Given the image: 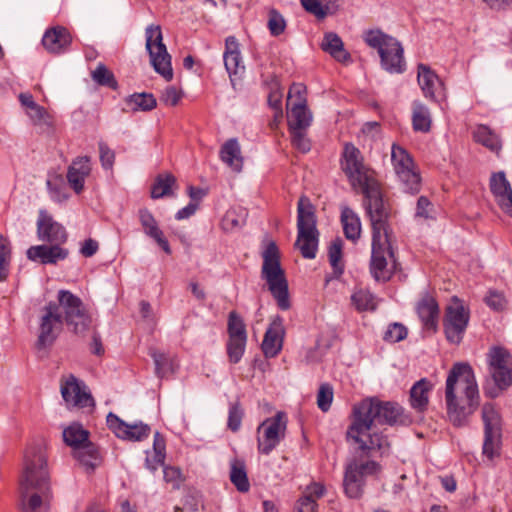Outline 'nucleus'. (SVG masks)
Listing matches in <instances>:
<instances>
[{
	"instance_id": "obj_51",
	"label": "nucleus",
	"mask_w": 512,
	"mask_h": 512,
	"mask_svg": "<svg viewBox=\"0 0 512 512\" xmlns=\"http://www.w3.org/2000/svg\"><path fill=\"white\" fill-rule=\"evenodd\" d=\"M243 415V409L238 402L230 405L227 426L231 431L237 432L240 429Z\"/></svg>"
},
{
	"instance_id": "obj_58",
	"label": "nucleus",
	"mask_w": 512,
	"mask_h": 512,
	"mask_svg": "<svg viewBox=\"0 0 512 512\" xmlns=\"http://www.w3.org/2000/svg\"><path fill=\"white\" fill-rule=\"evenodd\" d=\"M100 161L104 169H111L115 161V153L105 142H99Z\"/></svg>"
},
{
	"instance_id": "obj_5",
	"label": "nucleus",
	"mask_w": 512,
	"mask_h": 512,
	"mask_svg": "<svg viewBox=\"0 0 512 512\" xmlns=\"http://www.w3.org/2000/svg\"><path fill=\"white\" fill-rule=\"evenodd\" d=\"M364 42L378 51L381 66L389 73L405 71L404 50L401 43L380 29H369L363 33Z\"/></svg>"
},
{
	"instance_id": "obj_16",
	"label": "nucleus",
	"mask_w": 512,
	"mask_h": 512,
	"mask_svg": "<svg viewBox=\"0 0 512 512\" xmlns=\"http://www.w3.org/2000/svg\"><path fill=\"white\" fill-rule=\"evenodd\" d=\"M392 241L393 235L372 236L370 272L376 281H387L391 277L388 258L395 263Z\"/></svg>"
},
{
	"instance_id": "obj_20",
	"label": "nucleus",
	"mask_w": 512,
	"mask_h": 512,
	"mask_svg": "<svg viewBox=\"0 0 512 512\" xmlns=\"http://www.w3.org/2000/svg\"><path fill=\"white\" fill-rule=\"evenodd\" d=\"M61 394L68 407L86 408L95 405L84 382L78 380L74 375H69L61 381Z\"/></svg>"
},
{
	"instance_id": "obj_52",
	"label": "nucleus",
	"mask_w": 512,
	"mask_h": 512,
	"mask_svg": "<svg viewBox=\"0 0 512 512\" xmlns=\"http://www.w3.org/2000/svg\"><path fill=\"white\" fill-rule=\"evenodd\" d=\"M127 437H121L124 440L141 441L147 438L150 433V427L142 422L128 424Z\"/></svg>"
},
{
	"instance_id": "obj_24",
	"label": "nucleus",
	"mask_w": 512,
	"mask_h": 512,
	"mask_svg": "<svg viewBox=\"0 0 512 512\" xmlns=\"http://www.w3.org/2000/svg\"><path fill=\"white\" fill-rule=\"evenodd\" d=\"M490 189L501 210L512 217V188L504 172L494 173L491 176Z\"/></svg>"
},
{
	"instance_id": "obj_45",
	"label": "nucleus",
	"mask_w": 512,
	"mask_h": 512,
	"mask_svg": "<svg viewBox=\"0 0 512 512\" xmlns=\"http://www.w3.org/2000/svg\"><path fill=\"white\" fill-rule=\"evenodd\" d=\"M227 332L229 338L247 339L246 326L241 318L235 311H231L228 316Z\"/></svg>"
},
{
	"instance_id": "obj_22",
	"label": "nucleus",
	"mask_w": 512,
	"mask_h": 512,
	"mask_svg": "<svg viewBox=\"0 0 512 512\" xmlns=\"http://www.w3.org/2000/svg\"><path fill=\"white\" fill-rule=\"evenodd\" d=\"M39 240L55 244H63L67 240L65 228L45 211L41 210L37 221Z\"/></svg>"
},
{
	"instance_id": "obj_31",
	"label": "nucleus",
	"mask_w": 512,
	"mask_h": 512,
	"mask_svg": "<svg viewBox=\"0 0 512 512\" xmlns=\"http://www.w3.org/2000/svg\"><path fill=\"white\" fill-rule=\"evenodd\" d=\"M220 159L233 171L240 172L243 168L241 147L236 138L228 139L220 149Z\"/></svg>"
},
{
	"instance_id": "obj_10",
	"label": "nucleus",
	"mask_w": 512,
	"mask_h": 512,
	"mask_svg": "<svg viewBox=\"0 0 512 512\" xmlns=\"http://www.w3.org/2000/svg\"><path fill=\"white\" fill-rule=\"evenodd\" d=\"M341 168L354 190H361L375 183L370 168L364 163L361 151L352 143L344 145Z\"/></svg>"
},
{
	"instance_id": "obj_47",
	"label": "nucleus",
	"mask_w": 512,
	"mask_h": 512,
	"mask_svg": "<svg viewBox=\"0 0 512 512\" xmlns=\"http://www.w3.org/2000/svg\"><path fill=\"white\" fill-rule=\"evenodd\" d=\"M92 79L97 84L112 89H116L118 86L114 74L104 64L101 63L98 64V66L92 72Z\"/></svg>"
},
{
	"instance_id": "obj_48",
	"label": "nucleus",
	"mask_w": 512,
	"mask_h": 512,
	"mask_svg": "<svg viewBox=\"0 0 512 512\" xmlns=\"http://www.w3.org/2000/svg\"><path fill=\"white\" fill-rule=\"evenodd\" d=\"M267 27L272 36L281 35L286 29V20L276 9H270L268 13Z\"/></svg>"
},
{
	"instance_id": "obj_46",
	"label": "nucleus",
	"mask_w": 512,
	"mask_h": 512,
	"mask_svg": "<svg viewBox=\"0 0 512 512\" xmlns=\"http://www.w3.org/2000/svg\"><path fill=\"white\" fill-rule=\"evenodd\" d=\"M26 114L35 126L48 129L53 125L51 115L43 106H40L39 104L28 110Z\"/></svg>"
},
{
	"instance_id": "obj_7",
	"label": "nucleus",
	"mask_w": 512,
	"mask_h": 512,
	"mask_svg": "<svg viewBox=\"0 0 512 512\" xmlns=\"http://www.w3.org/2000/svg\"><path fill=\"white\" fill-rule=\"evenodd\" d=\"M64 442L72 448L73 457L87 470L93 471L100 463L98 448L89 441V432L73 423L63 430Z\"/></svg>"
},
{
	"instance_id": "obj_43",
	"label": "nucleus",
	"mask_w": 512,
	"mask_h": 512,
	"mask_svg": "<svg viewBox=\"0 0 512 512\" xmlns=\"http://www.w3.org/2000/svg\"><path fill=\"white\" fill-rule=\"evenodd\" d=\"M342 248L343 241L341 238H336L332 241L328 249L329 263L333 269L334 274L339 277L344 271L342 263Z\"/></svg>"
},
{
	"instance_id": "obj_56",
	"label": "nucleus",
	"mask_w": 512,
	"mask_h": 512,
	"mask_svg": "<svg viewBox=\"0 0 512 512\" xmlns=\"http://www.w3.org/2000/svg\"><path fill=\"white\" fill-rule=\"evenodd\" d=\"M305 129H290L292 144L302 153H306L310 150V141L306 137L304 132Z\"/></svg>"
},
{
	"instance_id": "obj_2",
	"label": "nucleus",
	"mask_w": 512,
	"mask_h": 512,
	"mask_svg": "<svg viewBox=\"0 0 512 512\" xmlns=\"http://www.w3.org/2000/svg\"><path fill=\"white\" fill-rule=\"evenodd\" d=\"M448 420L454 427H465L480 405L478 384L472 367L457 362L448 372L445 385Z\"/></svg>"
},
{
	"instance_id": "obj_35",
	"label": "nucleus",
	"mask_w": 512,
	"mask_h": 512,
	"mask_svg": "<svg viewBox=\"0 0 512 512\" xmlns=\"http://www.w3.org/2000/svg\"><path fill=\"white\" fill-rule=\"evenodd\" d=\"M321 49L329 53L337 61L345 62L350 59V54L345 50L342 39L335 32H326L324 34Z\"/></svg>"
},
{
	"instance_id": "obj_13",
	"label": "nucleus",
	"mask_w": 512,
	"mask_h": 512,
	"mask_svg": "<svg viewBox=\"0 0 512 512\" xmlns=\"http://www.w3.org/2000/svg\"><path fill=\"white\" fill-rule=\"evenodd\" d=\"M379 471L380 465L373 460L352 459L345 468L343 486L346 495L353 499L360 498L366 477L375 475Z\"/></svg>"
},
{
	"instance_id": "obj_18",
	"label": "nucleus",
	"mask_w": 512,
	"mask_h": 512,
	"mask_svg": "<svg viewBox=\"0 0 512 512\" xmlns=\"http://www.w3.org/2000/svg\"><path fill=\"white\" fill-rule=\"evenodd\" d=\"M394 170L404 186V190L414 194L420 190V176L413 169V160L407 151L396 144L391 148Z\"/></svg>"
},
{
	"instance_id": "obj_33",
	"label": "nucleus",
	"mask_w": 512,
	"mask_h": 512,
	"mask_svg": "<svg viewBox=\"0 0 512 512\" xmlns=\"http://www.w3.org/2000/svg\"><path fill=\"white\" fill-rule=\"evenodd\" d=\"M340 220L345 237L352 242H356L362 232L361 220L358 214L350 207L342 206Z\"/></svg>"
},
{
	"instance_id": "obj_37",
	"label": "nucleus",
	"mask_w": 512,
	"mask_h": 512,
	"mask_svg": "<svg viewBox=\"0 0 512 512\" xmlns=\"http://www.w3.org/2000/svg\"><path fill=\"white\" fill-rule=\"evenodd\" d=\"M301 5L319 21L329 15H334L339 9V5L335 1L322 3L320 0H301Z\"/></svg>"
},
{
	"instance_id": "obj_40",
	"label": "nucleus",
	"mask_w": 512,
	"mask_h": 512,
	"mask_svg": "<svg viewBox=\"0 0 512 512\" xmlns=\"http://www.w3.org/2000/svg\"><path fill=\"white\" fill-rule=\"evenodd\" d=\"M230 480L238 491L247 492L250 488L245 464L242 461L234 460L231 463Z\"/></svg>"
},
{
	"instance_id": "obj_11",
	"label": "nucleus",
	"mask_w": 512,
	"mask_h": 512,
	"mask_svg": "<svg viewBox=\"0 0 512 512\" xmlns=\"http://www.w3.org/2000/svg\"><path fill=\"white\" fill-rule=\"evenodd\" d=\"M57 300L62 321H65L75 334H84L91 324V317L82 300L68 290H60Z\"/></svg>"
},
{
	"instance_id": "obj_6",
	"label": "nucleus",
	"mask_w": 512,
	"mask_h": 512,
	"mask_svg": "<svg viewBox=\"0 0 512 512\" xmlns=\"http://www.w3.org/2000/svg\"><path fill=\"white\" fill-rule=\"evenodd\" d=\"M297 229L295 246L306 259H314L318 249L319 232L316 227V216L310 201L302 197L298 202Z\"/></svg>"
},
{
	"instance_id": "obj_28",
	"label": "nucleus",
	"mask_w": 512,
	"mask_h": 512,
	"mask_svg": "<svg viewBox=\"0 0 512 512\" xmlns=\"http://www.w3.org/2000/svg\"><path fill=\"white\" fill-rule=\"evenodd\" d=\"M72 37L69 31L62 26L48 29L42 38V44L49 53L60 54L68 50Z\"/></svg>"
},
{
	"instance_id": "obj_59",
	"label": "nucleus",
	"mask_w": 512,
	"mask_h": 512,
	"mask_svg": "<svg viewBox=\"0 0 512 512\" xmlns=\"http://www.w3.org/2000/svg\"><path fill=\"white\" fill-rule=\"evenodd\" d=\"M485 302L490 308L496 311L503 310L506 305L505 297L502 293L497 291H490L485 297Z\"/></svg>"
},
{
	"instance_id": "obj_14",
	"label": "nucleus",
	"mask_w": 512,
	"mask_h": 512,
	"mask_svg": "<svg viewBox=\"0 0 512 512\" xmlns=\"http://www.w3.org/2000/svg\"><path fill=\"white\" fill-rule=\"evenodd\" d=\"M286 428L287 421L283 412L265 419L256 430L258 452L269 455L284 439Z\"/></svg>"
},
{
	"instance_id": "obj_41",
	"label": "nucleus",
	"mask_w": 512,
	"mask_h": 512,
	"mask_svg": "<svg viewBox=\"0 0 512 512\" xmlns=\"http://www.w3.org/2000/svg\"><path fill=\"white\" fill-rule=\"evenodd\" d=\"M176 178L172 174L158 175L151 189V197L159 199L172 194V187Z\"/></svg>"
},
{
	"instance_id": "obj_3",
	"label": "nucleus",
	"mask_w": 512,
	"mask_h": 512,
	"mask_svg": "<svg viewBox=\"0 0 512 512\" xmlns=\"http://www.w3.org/2000/svg\"><path fill=\"white\" fill-rule=\"evenodd\" d=\"M22 512H48L49 474L45 452L40 446L27 449L20 481Z\"/></svg>"
},
{
	"instance_id": "obj_38",
	"label": "nucleus",
	"mask_w": 512,
	"mask_h": 512,
	"mask_svg": "<svg viewBox=\"0 0 512 512\" xmlns=\"http://www.w3.org/2000/svg\"><path fill=\"white\" fill-rule=\"evenodd\" d=\"M412 125L417 132L427 133L431 128V114L427 106L420 101H414L412 104Z\"/></svg>"
},
{
	"instance_id": "obj_15",
	"label": "nucleus",
	"mask_w": 512,
	"mask_h": 512,
	"mask_svg": "<svg viewBox=\"0 0 512 512\" xmlns=\"http://www.w3.org/2000/svg\"><path fill=\"white\" fill-rule=\"evenodd\" d=\"M470 319V311L457 296H453L446 307L443 321L446 339L452 344H459L465 334Z\"/></svg>"
},
{
	"instance_id": "obj_30",
	"label": "nucleus",
	"mask_w": 512,
	"mask_h": 512,
	"mask_svg": "<svg viewBox=\"0 0 512 512\" xmlns=\"http://www.w3.org/2000/svg\"><path fill=\"white\" fill-rule=\"evenodd\" d=\"M326 494L325 486L320 482H312L305 487L302 496L297 500L294 512H318V500Z\"/></svg>"
},
{
	"instance_id": "obj_53",
	"label": "nucleus",
	"mask_w": 512,
	"mask_h": 512,
	"mask_svg": "<svg viewBox=\"0 0 512 512\" xmlns=\"http://www.w3.org/2000/svg\"><path fill=\"white\" fill-rule=\"evenodd\" d=\"M106 422L108 427L115 433L118 438L127 437L128 423L121 420L117 415L110 412L107 415Z\"/></svg>"
},
{
	"instance_id": "obj_34",
	"label": "nucleus",
	"mask_w": 512,
	"mask_h": 512,
	"mask_svg": "<svg viewBox=\"0 0 512 512\" xmlns=\"http://www.w3.org/2000/svg\"><path fill=\"white\" fill-rule=\"evenodd\" d=\"M226 50L223 55L224 65L230 76L237 75L240 70H244L242 65L238 42L235 37L229 36L225 41Z\"/></svg>"
},
{
	"instance_id": "obj_4",
	"label": "nucleus",
	"mask_w": 512,
	"mask_h": 512,
	"mask_svg": "<svg viewBox=\"0 0 512 512\" xmlns=\"http://www.w3.org/2000/svg\"><path fill=\"white\" fill-rule=\"evenodd\" d=\"M263 264L261 278L266 281L268 289L281 310L290 308L288 281L280 262V251L274 241H269L261 253Z\"/></svg>"
},
{
	"instance_id": "obj_60",
	"label": "nucleus",
	"mask_w": 512,
	"mask_h": 512,
	"mask_svg": "<svg viewBox=\"0 0 512 512\" xmlns=\"http://www.w3.org/2000/svg\"><path fill=\"white\" fill-rule=\"evenodd\" d=\"M181 93L174 86H168L161 95V102L168 106H175L181 99Z\"/></svg>"
},
{
	"instance_id": "obj_8",
	"label": "nucleus",
	"mask_w": 512,
	"mask_h": 512,
	"mask_svg": "<svg viewBox=\"0 0 512 512\" xmlns=\"http://www.w3.org/2000/svg\"><path fill=\"white\" fill-rule=\"evenodd\" d=\"M364 195V208L368 215L372 236L393 235L389 225L390 211L383 200L379 184L377 182L359 190Z\"/></svg>"
},
{
	"instance_id": "obj_17",
	"label": "nucleus",
	"mask_w": 512,
	"mask_h": 512,
	"mask_svg": "<svg viewBox=\"0 0 512 512\" xmlns=\"http://www.w3.org/2000/svg\"><path fill=\"white\" fill-rule=\"evenodd\" d=\"M481 416L484 424L483 455L489 460L499 455L501 443V416L492 403H485Z\"/></svg>"
},
{
	"instance_id": "obj_50",
	"label": "nucleus",
	"mask_w": 512,
	"mask_h": 512,
	"mask_svg": "<svg viewBox=\"0 0 512 512\" xmlns=\"http://www.w3.org/2000/svg\"><path fill=\"white\" fill-rule=\"evenodd\" d=\"M407 337V328L400 323H392L384 333L383 339L390 343H396Z\"/></svg>"
},
{
	"instance_id": "obj_21",
	"label": "nucleus",
	"mask_w": 512,
	"mask_h": 512,
	"mask_svg": "<svg viewBox=\"0 0 512 512\" xmlns=\"http://www.w3.org/2000/svg\"><path fill=\"white\" fill-rule=\"evenodd\" d=\"M417 80L424 96L431 101L445 97V88L439 76L426 64L417 66Z\"/></svg>"
},
{
	"instance_id": "obj_26",
	"label": "nucleus",
	"mask_w": 512,
	"mask_h": 512,
	"mask_svg": "<svg viewBox=\"0 0 512 512\" xmlns=\"http://www.w3.org/2000/svg\"><path fill=\"white\" fill-rule=\"evenodd\" d=\"M61 245L51 243L50 246H31L26 255L31 261H39L42 264H56L59 260L66 259L69 254L67 249L60 247Z\"/></svg>"
},
{
	"instance_id": "obj_54",
	"label": "nucleus",
	"mask_w": 512,
	"mask_h": 512,
	"mask_svg": "<svg viewBox=\"0 0 512 512\" xmlns=\"http://www.w3.org/2000/svg\"><path fill=\"white\" fill-rule=\"evenodd\" d=\"M306 105V87L301 83H294L288 92L287 105Z\"/></svg>"
},
{
	"instance_id": "obj_62",
	"label": "nucleus",
	"mask_w": 512,
	"mask_h": 512,
	"mask_svg": "<svg viewBox=\"0 0 512 512\" xmlns=\"http://www.w3.org/2000/svg\"><path fill=\"white\" fill-rule=\"evenodd\" d=\"M153 448H154V451H155V458H156L157 463L164 462V458H165V453H164V451H165V441H164V438L160 435L159 432H156L154 434Z\"/></svg>"
},
{
	"instance_id": "obj_29",
	"label": "nucleus",
	"mask_w": 512,
	"mask_h": 512,
	"mask_svg": "<svg viewBox=\"0 0 512 512\" xmlns=\"http://www.w3.org/2000/svg\"><path fill=\"white\" fill-rule=\"evenodd\" d=\"M284 328L280 318L275 319L267 329L262 342V351L267 358L278 355L283 345Z\"/></svg>"
},
{
	"instance_id": "obj_32",
	"label": "nucleus",
	"mask_w": 512,
	"mask_h": 512,
	"mask_svg": "<svg viewBox=\"0 0 512 512\" xmlns=\"http://www.w3.org/2000/svg\"><path fill=\"white\" fill-rule=\"evenodd\" d=\"M433 388V384L427 378H422L410 389V405L418 412L427 409L429 403V393Z\"/></svg>"
},
{
	"instance_id": "obj_1",
	"label": "nucleus",
	"mask_w": 512,
	"mask_h": 512,
	"mask_svg": "<svg viewBox=\"0 0 512 512\" xmlns=\"http://www.w3.org/2000/svg\"><path fill=\"white\" fill-rule=\"evenodd\" d=\"M411 422V418L398 403L372 397L354 405L346 435L348 439L357 443L359 449L367 456L371 451L383 454L389 448L388 439L382 433H371L373 425H409Z\"/></svg>"
},
{
	"instance_id": "obj_55",
	"label": "nucleus",
	"mask_w": 512,
	"mask_h": 512,
	"mask_svg": "<svg viewBox=\"0 0 512 512\" xmlns=\"http://www.w3.org/2000/svg\"><path fill=\"white\" fill-rule=\"evenodd\" d=\"M333 400V389L328 384H323L320 386L318 394H317V405L320 410L323 412H327Z\"/></svg>"
},
{
	"instance_id": "obj_63",
	"label": "nucleus",
	"mask_w": 512,
	"mask_h": 512,
	"mask_svg": "<svg viewBox=\"0 0 512 512\" xmlns=\"http://www.w3.org/2000/svg\"><path fill=\"white\" fill-rule=\"evenodd\" d=\"M98 248H99V245H98V242L94 239H86L81 248H80V253L84 256V257H92L94 254H96V252L98 251Z\"/></svg>"
},
{
	"instance_id": "obj_49",
	"label": "nucleus",
	"mask_w": 512,
	"mask_h": 512,
	"mask_svg": "<svg viewBox=\"0 0 512 512\" xmlns=\"http://www.w3.org/2000/svg\"><path fill=\"white\" fill-rule=\"evenodd\" d=\"M247 339L229 338L227 342V355L233 364L238 363L244 355Z\"/></svg>"
},
{
	"instance_id": "obj_57",
	"label": "nucleus",
	"mask_w": 512,
	"mask_h": 512,
	"mask_svg": "<svg viewBox=\"0 0 512 512\" xmlns=\"http://www.w3.org/2000/svg\"><path fill=\"white\" fill-rule=\"evenodd\" d=\"M152 358L155 364V371L158 377H164L170 370V361L164 353L153 352Z\"/></svg>"
},
{
	"instance_id": "obj_36",
	"label": "nucleus",
	"mask_w": 512,
	"mask_h": 512,
	"mask_svg": "<svg viewBox=\"0 0 512 512\" xmlns=\"http://www.w3.org/2000/svg\"><path fill=\"white\" fill-rule=\"evenodd\" d=\"M287 108L289 129H306L310 125L312 115L307 105L292 104Z\"/></svg>"
},
{
	"instance_id": "obj_23",
	"label": "nucleus",
	"mask_w": 512,
	"mask_h": 512,
	"mask_svg": "<svg viewBox=\"0 0 512 512\" xmlns=\"http://www.w3.org/2000/svg\"><path fill=\"white\" fill-rule=\"evenodd\" d=\"M416 311L423 329L428 333H435L439 320V306L436 299L428 292L423 293L416 305Z\"/></svg>"
},
{
	"instance_id": "obj_64",
	"label": "nucleus",
	"mask_w": 512,
	"mask_h": 512,
	"mask_svg": "<svg viewBox=\"0 0 512 512\" xmlns=\"http://www.w3.org/2000/svg\"><path fill=\"white\" fill-rule=\"evenodd\" d=\"M197 209H198V204L194 203V202H190L187 206L183 207L176 213L175 218L177 220L187 219L190 216L194 215L195 212L197 211Z\"/></svg>"
},
{
	"instance_id": "obj_61",
	"label": "nucleus",
	"mask_w": 512,
	"mask_h": 512,
	"mask_svg": "<svg viewBox=\"0 0 512 512\" xmlns=\"http://www.w3.org/2000/svg\"><path fill=\"white\" fill-rule=\"evenodd\" d=\"M433 205L428 200L427 197L421 196L417 200V207H416V216L422 217V218H429L430 217V211L432 210Z\"/></svg>"
},
{
	"instance_id": "obj_27",
	"label": "nucleus",
	"mask_w": 512,
	"mask_h": 512,
	"mask_svg": "<svg viewBox=\"0 0 512 512\" xmlns=\"http://www.w3.org/2000/svg\"><path fill=\"white\" fill-rule=\"evenodd\" d=\"M138 218L145 235L152 238L166 254H171L169 242L153 214L147 208H141L138 211Z\"/></svg>"
},
{
	"instance_id": "obj_39",
	"label": "nucleus",
	"mask_w": 512,
	"mask_h": 512,
	"mask_svg": "<svg viewBox=\"0 0 512 512\" xmlns=\"http://www.w3.org/2000/svg\"><path fill=\"white\" fill-rule=\"evenodd\" d=\"M126 104L132 111H150L157 103L151 93H135L126 98Z\"/></svg>"
},
{
	"instance_id": "obj_25",
	"label": "nucleus",
	"mask_w": 512,
	"mask_h": 512,
	"mask_svg": "<svg viewBox=\"0 0 512 512\" xmlns=\"http://www.w3.org/2000/svg\"><path fill=\"white\" fill-rule=\"evenodd\" d=\"M91 173V158L89 156L76 157L67 170V181L76 194L84 190L86 178Z\"/></svg>"
},
{
	"instance_id": "obj_19",
	"label": "nucleus",
	"mask_w": 512,
	"mask_h": 512,
	"mask_svg": "<svg viewBox=\"0 0 512 512\" xmlns=\"http://www.w3.org/2000/svg\"><path fill=\"white\" fill-rule=\"evenodd\" d=\"M62 314L56 302H49L43 308L39 324L38 345L45 347L51 345L62 330Z\"/></svg>"
},
{
	"instance_id": "obj_44",
	"label": "nucleus",
	"mask_w": 512,
	"mask_h": 512,
	"mask_svg": "<svg viewBox=\"0 0 512 512\" xmlns=\"http://www.w3.org/2000/svg\"><path fill=\"white\" fill-rule=\"evenodd\" d=\"M351 301L358 311H373L377 307L375 296L364 289L355 291L351 296Z\"/></svg>"
},
{
	"instance_id": "obj_9",
	"label": "nucleus",
	"mask_w": 512,
	"mask_h": 512,
	"mask_svg": "<svg viewBox=\"0 0 512 512\" xmlns=\"http://www.w3.org/2000/svg\"><path fill=\"white\" fill-rule=\"evenodd\" d=\"M487 356L489 374L494 386L486 387L485 394L490 398H496L512 385V356L502 347L491 348Z\"/></svg>"
},
{
	"instance_id": "obj_12",
	"label": "nucleus",
	"mask_w": 512,
	"mask_h": 512,
	"mask_svg": "<svg viewBox=\"0 0 512 512\" xmlns=\"http://www.w3.org/2000/svg\"><path fill=\"white\" fill-rule=\"evenodd\" d=\"M146 50L150 56V63L154 70L160 74L166 81L173 78V69L171 66V56L169 55L163 35L159 25H149L145 29Z\"/></svg>"
},
{
	"instance_id": "obj_42",
	"label": "nucleus",
	"mask_w": 512,
	"mask_h": 512,
	"mask_svg": "<svg viewBox=\"0 0 512 512\" xmlns=\"http://www.w3.org/2000/svg\"><path fill=\"white\" fill-rule=\"evenodd\" d=\"M474 138L491 151L498 152L501 149V143L498 136L487 126L480 125L474 132Z\"/></svg>"
}]
</instances>
